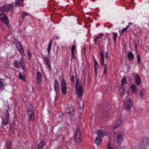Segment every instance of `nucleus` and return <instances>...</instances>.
<instances>
[{"mask_svg": "<svg viewBox=\"0 0 149 149\" xmlns=\"http://www.w3.org/2000/svg\"><path fill=\"white\" fill-rule=\"evenodd\" d=\"M75 88L76 90V93L79 95V97H81L83 95V90L82 84H80L79 80L76 79Z\"/></svg>", "mask_w": 149, "mask_h": 149, "instance_id": "1", "label": "nucleus"}, {"mask_svg": "<svg viewBox=\"0 0 149 149\" xmlns=\"http://www.w3.org/2000/svg\"><path fill=\"white\" fill-rule=\"evenodd\" d=\"M61 86L62 93L64 95L67 93L68 89L67 87V84L64 78H63L60 81Z\"/></svg>", "mask_w": 149, "mask_h": 149, "instance_id": "2", "label": "nucleus"}, {"mask_svg": "<svg viewBox=\"0 0 149 149\" xmlns=\"http://www.w3.org/2000/svg\"><path fill=\"white\" fill-rule=\"evenodd\" d=\"M16 47L17 50L19 51L22 56H24L25 55L24 49L23 48L22 45L20 42H17L16 43Z\"/></svg>", "mask_w": 149, "mask_h": 149, "instance_id": "3", "label": "nucleus"}, {"mask_svg": "<svg viewBox=\"0 0 149 149\" xmlns=\"http://www.w3.org/2000/svg\"><path fill=\"white\" fill-rule=\"evenodd\" d=\"M76 141L77 143H80L81 140V132L79 128H77L76 133Z\"/></svg>", "mask_w": 149, "mask_h": 149, "instance_id": "4", "label": "nucleus"}, {"mask_svg": "<svg viewBox=\"0 0 149 149\" xmlns=\"http://www.w3.org/2000/svg\"><path fill=\"white\" fill-rule=\"evenodd\" d=\"M54 90L56 93L57 95L58 93L59 92L60 88V86L59 82L56 79H55L54 81V83L53 84Z\"/></svg>", "mask_w": 149, "mask_h": 149, "instance_id": "5", "label": "nucleus"}, {"mask_svg": "<svg viewBox=\"0 0 149 149\" xmlns=\"http://www.w3.org/2000/svg\"><path fill=\"white\" fill-rule=\"evenodd\" d=\"M13 6L11 4H7L3 6L0 8V10L2 12H8L11 10Z\"/></svg>", "mask_w": 149, "mask_h": 149, "instance_id": "6", "label": "nucleus"}, {"mask_svg": "<svg viewBox=\"0 0 149 149\" xmlns=\"http://www.w3.org/2000/svg\"><path fill=\"white\" fill-rule=\"evenodd\" d=\"M0 20L5 23H9V20L7 16L4 13H0Z\"/></svg>", "mask_w": 149, "mask_h": 149, "instance_id": "7", "label": "nucleus"}, {"mask_svg": "<svg viewBox=\"0 0 149 149\" xmlns=\"http://www.w3.org/2000/svg\"><path fill=\"white\" fill-rule=\"evenodd\" d=\"M27 115L28 116V120L33 121L34 119L35 116L34 111H28Z\"/></svg>", "mask_w": 149, "mask_h": 149, "instance_id": "8", "label": "nucleus"}, {"mask_svg": "<svg viewBox=\"0 0 149 149\" xmlns=\"http://www.w3.org/2000/svg\"><path fill=\"white\" fill-rule=\"evenodd\" d=\"M135 81L136 84L138 86L141 83V80L139 75L137 74L135 77Z\"/></svg>", "mask_w": 149, "mask_h": 149, "instance_id": "9", "label": "nucleus"}, {"mask_svg": "<svg viewBox=\"0 0 149 149\" xmlns=\"http://www.w3.org/2000/svg\"><path fill=\"white\" fill-rule=\"evenodd\" d=\"M123 139V135L120 133L118 134L117 135V143L120 145L121 144V142Z\"/></svg>", "mask_w": 149, "mask_h": 149, "instance_id": "10", "label": "nucleus"}, {"mask_svg": "<svg viewBox=\"0 0 149 149\" xmlns=\"http://www.w3.org/2000/svg\"><path fill=\"white\" fill-rule=\"evenodd\" d=\"M97 135L100 136L104 137L105 136L107 135L108 133L107 132L102 130H99L97 131Z\"/></svg>", "mask_w": 149, "mask_h": 149, "instance_id": "11", "label": "nucleus"}, {"mask_svg": "<svg viewBox=\"0 0 149 149\" xmlns=\"http://www.w3.org/2000/svg\"><path fill=\"white\" fill-rule=\"evenodd\" d=\"M42 76L40 72H38L37 73V83L39 84L42 83Z\"/></svg>", "mask_w": 149, "mask_h": 149, "instance_id": "12", "label": "nucleus"}, {"mask_svg": "<svg viewBox=\"0 0 149 149\" xmlns=\"http://www.w3.org/2000/svg\"><path fill=\"white\" fill-rule=\"evenodd\" d=\"M133 104L132 102L129 99L127 101L125 105L127 109H130L133 106Z\"/></svg>", "mask_w": 149, "mask_h": 149, "instance_id": "13", "label": "nucleus"}, {"mask_svg": "<svg viewBox=\"0 0 149 149\" xmlns=\"http://www.w3.org/2000/svg\"><path fill=\"white\" fill-rule=\"evenodd\" d=\"M44 58L45 62L48 66L50 70H51V62H50V60L48 57H45Z\"/></svg>", "mask_w": 149, "mask_h": 149, "instance_id": "14", "label": "nucleus"}, {"mask_svg": "<svg viewBox=\"0 0 149 149\" xmlns=\"http://www.w3.org/2000/svg\"><path fill=\"white\" fill-rule=\"evenodd\" d=\"M102 142V139L100 137L96 138L95 141V143L98 146H100L101 145Z\"/></svg>", "mask_w": 149, "mask_h": 149, "instance_id": "15", "label": "nucleus"}, {"mask_svg": "<svg viewBox=\"0 0 149 149\" xmlns=\"http://www.w3.org/2000/svg\"><path fill=\"white\" fill-rule=\"evenodd\" d=\"M130 88L132 89V93H136L137 92L138 90L135 85L134 84H132Z\"/></svg>", "mask_w": 149, "mask_h": 149, "instance_id": "16", "label": "nucleus"}, {"mask_svg": "<svg viewBox=\"0 0 149 149\" xmlns=\"http://www.w3.org/2000/svg\"><path fill=\"white\" fill-rule=\"evenodd\" d=\"M100 54L101 57V63L102 64V67H103V65L104 62V53L103 52H100Z\"/></svg>", "mask_w": 149, "mask_h": 149, "instance_id": "17", "label": "nucleus"}, {"mask_svg": "<svg viewBox=\"0 0 149 149\" xmlns=\"http://www.w3.org/2000/svg\"><path fill=\"white\" fill-rule=\"evenodd\" d=\"M24 0H16L15 3V5L17 7L21 5L23 2Z\"/></svg>", "mask_w": 149, "mask_h": 149, "instance_id": "18", "label": "nucleus"}, {"mask_svg": "<svg viewBox=\"0 0 149 149\" xmlns=\"http://www.w3.org/2000/svg\"><path fill=\"white\" fill-rule=\"evenodd\" d=\"M3 81V79H0V89L1 90H3L4 88V86L6 85L5 84H4Z\"/></svg>", "mask_w": 149, "mask_h": 149, "instance_id": "19", "label": "nucleus"}, {"mask_svg": "<svg viewBox=\"0 0 149 149\" xmlns=\"http://www.w3.org/2000/svg\"><path fill=\"white\" fill-rule=\"evenodd\" d=\"M140 95L142 98H143L146 93L145 90L144 88H141L140 90Z\"/></svg>", "mask_w": 149, "mask_h": 149, "instance_id": "20", "label": "nucleus"}, {"mask_svg": "<svg viewBox=\"0 0 149 149\" xmlns=\"http://www.w3.org/2000/svg\"><path fill=\"white\" fill-rule=\"evenodd\" d=\"M134 55L132 52H129L128 54V58L129 60H132L134 58Z\"/></svg>", "mask_w": 149, "mask_h": 149, "instance_id": "21", "label": "nucleus"}, {"mask_svg": "<svg viewBox=\"0 0 149 149\" xmlns=\"http://www.w3.org/2000/svg\"><path fill=\"white\" fill-rule=\"evenodd\" d=\"M52 40H51L49 44V45H48V47H47V52L48 53V54L49 55L50 54V50L51 48V46L52 44Z\"/></svg>", "mask_w": 149, "mask_h": 149, "instance_id": "22", "label": "nucleus"}, {"mask_svg": "<svg viewBox=\"0 0 149 149\" xmlns=\"http://www.w3.org/2000/svg\"><path fill=\"white\" fill-rule=\"evenodd\" d=\"M2 125L3 124V125H5L8 124V122L9 120V119H7L6 118H2Z\"/></svg>", "mask_w": 149, "mask_h": 149, "instance_id": "23", "label": "nucleus"}, {"mask_svg": "<svg viewBox=\"0 0 149 149\" xmlns=\"http://www.w3.org/2000/svg\"><path fill=\"white\" fill-rule=\"evenodd\" d=\"M142 142L143 144L145 145H146L149 144V139L145 138L143 140Z\"/></svg>", "mask_w": 149, "mask_h": 149, "instance_id": "24", "label": "nucleus"}, {"mask_svg": "<svg viewBox=\"0 0 149 149\" xmlns=\"http://www.w3.org/2000/svg\"><path fill=\"white\" fill-rule=\"evenodd\" d=\"M14 66L17 68H19L20 67V66L19 65V62H18V61L17 60H15L14 63H13Z\"/></svg>", "mask_w": 149, "mask_h": 149, "instance_id": "25", "label": "nucleus"}, {"mask_svg": "<svg viewBox=\"0 0 149 149\" xmlns=\"http://www.w3.org/2000/svg\"><path fill=\"white\" fill-rule=\"evenodd\" d=\"M127 83L126 80V78L124 77L121 80V86H124V85Z\"/></svg>", "mask_w": 149, "mask_h": 149, "instance_id": "26", "label": "nucleus"}, {"mask_svg": "<svg viewBox=\"0 0 149 149\" xmlns=\"http://www.w3.org/2000/svg\"><path fill=\"white\" fill-rule=\"evenodd\" d=\"M124 86H120L119 89V92L122 95H123L125 92V89L124 88Z\"/></svg>", "mask_w": 149, "mask_h": 149, "instance_id": "27", "label": "nucleus"}, {"mask_svg": "<svg viewBox=\"0 0 149 149\" xmlns=\"http://www.w3.org/2000/svg\"><path fill=\"white\" fill-rule=\"evenodd\" d=\"M44 145V143L43 142H41L38 146L37 149H42Z\"/></svg>", "mask_w": 149, "mask_h": 149, "instance_id": "28", "label": "nucleus"}, {"mask_svg": "<svg viewBox=\"0 0 149 149\" xmlns=\"http://www.w3.org/2000/svg\"><path fill=\"white\" fill-rule=\"evenodd\" d=\"M19 79L25 81H26V78L25 76L22 75L21 73H19Z\"/></svg>", "mask_w": 149, "mask_h": 149, "instance_id": "29", "label": "nucleus"}, {"mask_svg": "<svg viewBox=\"0 0 149 149\" xmlns=\"http://www.w3.org/2000/svg\"><path fill=\"white\" fill-rule=\"evenodd\" d=\"M19 63L21 67H23L25 65L24 60L23 59V58L21 57V58L19 61Z\"/></svg>", "mask_w": 149, "mask_h": 149, "instance_id": "30", "label": "nucleus"}, {"mask_svg": "<svg viewBox=\"0 0 149 149\" xmlns=\"http://www.w3.org/2000/svg\"><path fill=\"white\" fill-rule=\"evenodd\" d=\"M29 14L26 12H23L22 13V18L23 20L24 19L25 17L29 15Z\"/></svg>", "mask_w": 149, "mask_h": 149, "instance_id": "31", "label": "nucleus"}, {"mask_svg": "<svg viewBox=\"0 0 149 149\" xmlns=\"http://www.w3.org/2000/svg\"><path fill=\"white\" fill-rule=\"evenodd\" d=\"M113 36L114 37L113 40L114 41V42L115 43H116V38L118 35V33H116L113 32Z\"/></svg>", "mask_w": 149, "mask_h": 149, "instance_id": "32", "label": "nucleus"}, {"mask_svg": "<svg viewBox=\"0 0 149 149\" xmlns=\"http://www.w3.org/2000/svg\"><path fill=\"white\" fill-rule=\"evenodd\" d=\"M122 123V121L120 119L118 120L116 124V127H117L119 126Z\"/></svg>", "mask_w": 149, "mask_h": 149, "instance_id": "33", "label": "nucleus"}, {"mask_svg": "<svg viewBox=\"0 0 149 149\" xmlns=\"http://www.w3.org/2000/svg\"><path fill=\"white\" fill-rule=\"evenodd\" d=\"M106 37L107 38L108 40H111L110 38L108 37V36L107 35H106L104 36V38H102V42H105L106 41Z\"/></svg>", "mask_w": 149, "mask_h": 149, "instance_id": "34", "label": "nucleus"}, {"mask_svg": "<svg viewBox=\"0 0 149 149\" xmlns=\"http://www.w3.org/2000/svg\"><path fill=\"white\" fill-rule=\"evenodd\" d=\"M107 64H103V67H104V70H103V73L105 74H107V71L106 69H107Z\"/></svg>", "mask_w": 149, "mask_h": 149, "instance_id": "35", "label": "nucleus"}, {"mask_svg": "<svg viewBox=\"0 0 149 149\" xmlns=\"http://www.w3.org/2000/svg\"><path fill=\"white\" fill-rule=\"evenodd\" d=\"M32 110L33 111V106L32 104H30L29 107L28 108V111H31Z\"/></svg>", "mask_w": 149, "mask_h": 149, "instance_id": "36", "label": "nucleus"}, {"mask_svg": "<svg viewBox=\"0 0 149 149\" xmlns=\"http://www.w3.org/2000/svg\"><path fill=\"white\" fill-rule=\"evenodd\" d=\"M5 115H6V117L7 119H9V114L8 112V110H6V112L5 113Z\"/></svg>", "mask_w": 149, "mask_h": 149, "instance_id": "37", "label": "nucleus"}, {"mask_svg": "<svg viewBox=\"0 0 149 149\" xmlns=\"http://www.w3.org/2000/svg\"><path fill=\"white\" fill-rule=\"evenodd\" d=\"M129 27V25H127L126 28H123L122 31L121 33H123L124 31H126Z\"/></svg>", "mask_w": 149, "mask_h": 149, "instance_id": "38", "label": "nucleus"}, {"mask_svg": "<svg viewBox=\"0 0 149 149\" xmlns=\"http://www.w3.org/2000/svg\"><path fill=\"white\" fill-rule=\"evenodd\" d=\"M63 115V114L62 113H60V114H59V116L58 117L59 119H60L59 121V122L61 121L62 120L61 117Z\"/></svg>", "mask_w": 149, "mask_h": 149, "instance_id": "39", "label": "nucleus"}, {"mask_svg": "<svg viewBox=\"0 0 149 149\" xmlns=\"http://www.w3.org/2000/svg\"><path fill=\"white\" fill-rule=\"evenodd\" d=\"M98 65L97 62L96 60H95V65H94V68H97Z\"/></svg>", "mask_w": 149, "mask_h": 149, "instance_id": "40", "label": "nucleus"}, {"mask_svg": "<svg viewBox=\"0 0 149 149\" xmlns=\"http://www.w3.org/2000/svg\"><path fill=\"white\" fill-rule=\"evenodd\" d=\"M137 61L138 63H139L141 61L140 56L139 54H138L137 56Z\"/></svg>", "mask_w": 149, "mask_h": 149, "instance_id": "41", "label": "nucleus"}, {"mask_svg": "<svg viewBox=\"0 0 149 149\" xmlns=\"http://www.w3.org/2000/svg\"><path fill=\"white\" fill-rule=\"evenodd\" d=\"M71 81L73 82V84L74 83L75 80L74 79V76L73 75L71 78Z\"/></svg>", "mask_w": 149, "mask_h": 149, "instance_id": "42", "label": "nucleus"}, {"mask_svg": "<svg viewBox=\"0 0 149 149\" xmlns=\"http://www.w3.org/2000/svg\"><path fill=\"white\" fill-rule=\"evenodd\" d=\"M76 47H75V45H72L71 48V51H74Z\"/></svg>", "mask_w": 149, "mask_h": 149, "instance_id": "43", "label": "nucleus"}, {"mask_svg": "<svg viewBox=\"0 0 149 149\" xmlns=\"http://www.w3.org/2000/svg\"><path fill=\"white\" fill-rule=\"evenodd\" d=\"M98 40V38L97 37H96L94 38V41L95 43V45H96V42Z\"/></svg>", "mask_w": 149, "mask_h": 149, "instance_id": "44", "label": "nucleus"}, {"mask_svg": "<svg viewBox=\"0 0 149 149\" xmlns=\"http://www.w3.org/2000/svg\"><path fill=\"white\" fill-rule=\"evenodd\" d=\"M72 58H73L74 57V51H71Z\"/></svg>", "mask_w": 149, "mask_h": 149, "instance_id": "45", "label": "nucleus"}, {"mask_svg": "<svg viewBox=\"0 0 149 149\" xmlns=\"http://www.w3.org/2000/svg\"><path fill=\"white\" fill-rule=\"evenodd\" d=\"M109 106V104L108 103H106L104 105V108H106Z\"/></svg>", "mask_w": 149, "mask_h": 149, "instance_id": "46", "label": "nucleus"}, {"mask_svg": "<svg viewBox=\"0 0 149 149\" xmlns=\"http://www.w3.org/2000/svg\"><path fill=\"white\" fill-rule=\"evenodd\" d=\"M95 68V74L97 75V68Z\"/></svg>", "mask_w": 149, "mask_h": 149, "instance_id": "47", "label": "nucleus"}, {"mask_svg": "<svg viewBox=\"0 0 149 149\" xmlns=\"http://www.w3.org/2000/svg\"><path fill=\"white\" fill-rule=\"evenodd\" d=\"M28 54L30 57V56L31 55V53L29 51L28 52Z\"/></svg>", "mask_w": 149, "mask_h": 149, "instance_id": "48", "label": "nucleus"}, {"mask_svg": "<svg viewBox=\"0 0 149 149\" xmlns=\"http://www.w3.org/2000/svg\"><path fill=\"white\" fill-rule=\"evenodd\" d=\"M69 113L70 114V116L71 117H72L73 116V113H71L70 112H69Z\"/></svg>", "mask_w": 149, "mask_h": 149, "instance_id": "49", "label": "nucleus"}, {"mask_svg": "<svg viewBox=\"0 0 149 149\" xmlns=\"http://www.w3.org/2000/svg\"><path fill=\"white\" fill-rule=\"evenodd\" d=\"M25 65H24V66L23 67H22V68H23V70L24 71H25L26 70V68H25Z\"/></svg>", "mask_w": 149, "mask_h": 149, "instance_id": "50", "label": "nucleus"}, {"mask_svg": "<svg viewBox=\"0 0 149 149\" xmlns=\"http://www.w3.org/2000/svg\"><path fill=\"white\" fill-rule=\"evenodd\" d=\"M31 89H32V91L33 92H34V88L32 87H31Z\"/></svg>", "mask_w": 149, "mask_h": 149, "instance_id": "51", "label": "nucleus"}, {"mask_svg": "<svg viewBox=\"0 0 149 149\" xmlns=\"http://www.w3.org/2000/svg\"><path fill=\"white\" fill-rule=\"evenodd\" d=\"M128 24H129V25H132V23H131V22H129L128 23Z\"/></svg>", "mask_w": 149, "mask_h": 149, "instance_id": "52", "label": "nucleus"}, {"mask_svg": "<svg viewBox=\"0 0 149 149\" xmlns=\"http://www.w3.org/2000/svg\"><path fill=\"white\" fill-rule=\"evenodd\" d=\"M101 38V37H100V35L99 36L98 38H98H98Z\"/></svg>", "mask_w": 149, "mask_h": 149, "instance_id": "53", "label": "nucleus"}, {"mask_svg": "<svg viewBox=\"0 0 149 149\" xmlns=\"http://www.w3.org/2000/svg\"><path fill=\"white\" fill-rule=\"evenodd\" d=\"M103 34L102 33H101V34L100 35V36H103Z\"/></svg>", "mask_w": 149, "mask_h": 149, "instance_id": "54", "label": "nucleus"}, {"mask_svg": "<svg viewBox=\"0 0 149 149\" xmlns=\"http://www.w3.org/2000/svg\"><path fill=\"white\" fill-rule=\"evenodd\" d=\"M106 57L107 58V54H106Z\"/></svg>", "mask_w": 149, "mask_h": 149, "instance_id": "55", "label": "nucleus"}, {"mask_svg": "<svg viewBox=\"0 0 149 149\" xmlns=\"http://www.w3.org/2000/svg\"><path fill=\"white\" fill-rule=\"evenodd\" d=\"M93 58H94V61H95V60H95V58H94V57H93Z\"/></svg>", "mask_w": 149, "mask_h": 149, "instance_id": "56", "label": "nucleus"}, {"mask_svg": "<svg viewBox=\"0 0 149 149\" xmlns=\"http://www.w3.org/2000/svg\"><path fill=\"white\" fill-rule=\"evenodd\" d=\"M55 100H56V97H55Z\"/></svg>", "mask_w": 149, "mask_h": 149, "instance_id": "57", "label": "nucleus"}, {"mask_svg": "<svg viewBox=\"0 0 149 149\" xmlns=\"http://www.w3.org/2000/svg\"><path fill=\"white\" fill-rule=\"evenodd\" d=\"M76 75V73L75 72V75Z\"/></svg>", "mask_w": 149, "mask_h": 149, "instance_id": "58", "label": "nucleus"}]
</instances>
